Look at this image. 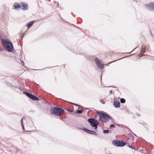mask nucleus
<instances>
[{"mask_svg":"<svg viewBox=\"0 0 154 154\" xmlns=\"http://www.w3.org/2000/svg\"><path fill=\"white\" fill-rule=\"evenodd\" d=\"M2 44L4 48L8 52L11 51L13 49L12 43L8 39H2Z\"/></svg>","mask_w":154,"mask_h":154,"instance_id":"obj_1","label":"nucleus"},{"mask_svg":"<svg viewBox=\"0 0 154 154\" xmlns=\"http://www.w3.org/2000/svg\"><path fill=\"white\" fill-rule=\"evenodd\" d=\"M52 114L57 116H60L64 112V110L61 108L56 107H52L51 109Z\"/></svg>","mask_w":154,"mask_h":154,"instance_id":"obj_2","label":"nucleus"},{"mask_svg":"<svg viewBox=\"0 0 154 154\" xmlns=\"http://www.w3.org/2000/svg\"><path fill=\"white\" fill-rule=\"evenodd\" d=\"M97 114L99 116L100 120L102 122H107L109 119V117L105 114L100 112H97Z\"/></svg>","mask_w":154,"mask_h":154,"instance_id":"obj_3","label":"nucleus"},{"mask_svg":"<svg viewBox=\"0 0 154 154\" xmlns=\"http://www.w3.org/2000/svg\"><path fill=\"white\" fill-rule=\"evenodd\" d=\"M13 8L16 10H19L20 8L23 10H26L28 8L27 5L24 3H22L21 6L18 3H15L13 6Z\"/></svg>","mask_w":154,"mask_h":154,"instance_id":"obj_4","label":"nucleus"},{"mask_svg":"<svg viewBox=\"0 0 154 154\" xmlns=\"http://www.w3.org/2000/svg\"><path fill=\"white\" fill-rule=\"evenodd\" d=\"M88 121L91 126L94 128L95 129H96L97 128V126L99 123L97 120L93 118H89L88 119Z\"/></svg>","mask_w":154,"mask_h":154,"instance_id":"obj_5","label":"nucleus"},{"mask_svg":"<svg viewBox=\"0 0 154 154\" xmlns=\"http://www.w3.org/2000/svg\"><path fill=\"white\" fill-rule=\"evenodd\" d=\"M94 61L97 65L100 68L103 69L104 67V65H102L101 63L102 61L100 60H99L97 58H95Z\"/></svg>","mask_w":154,"mask_h":154,"instance_id":"obj_6","label":"nucleus"},{"mask_svg":"<svg viewBox=\"0 0 154 154\" xmlns=\"http://www.w3.org/2000/svg\"><path fill=\"white\" fill-rule=\"evenodd\" d=\"M145 7L149 10H154V4L150 3L145 5Z\"/></svg>","mask_w":154,"mask_h":154,"instance_id":"obj_7","label":"nucleus"},{"mask_svg":"<svg viewBox=\"0 0 154 154\" xmlns=\"http://www.w3.org/2000/svg\"><path fill=\"white\" fill-rule=\"evenodd\" d=\"M84 131H85V132L91 134H92L95 135H97V133L95 131H91L85 128H84Z\"/></svg>","mask_w":154,"mask_h":154,"instance_id":"obj_8","label":"nucleus"},{"mask_svg":"<svg viewBox=\"0 0 154 154\" xmlns=\"http://www.w3.org/2000/svg\"><path fill=\"white\" fill-rule=\"evenodd\" d=\"M120 103L119 101H115L114 102V106L116 108H118L120 107Z\"/></svg>","mask_w":154,"mask_h":154,"instance_id":"obj_9","label":"nucleus"},{"mask_svg":"<svg viewBox=\"0 0 154 154\" xmlns=\"http://www.w3.org/2000/svg\"><path fill=\"white\" fill-rule=\"evenodd\" d=\"M120 143V141L118 140H114L112 142L113 144L115 146H119Z\"/></svg>","mask_w":154,"mask_h":154,"instance_id":"obj_10","label":"nucleus"},{"mask_svg":"<svg viewBox=\"0 0 154 154\" xmlns=\"http://www.w3.org/2000/svg\"><path fill=\"white\" fill-rule=\"evenodd\" d=\"M30 98L33 100H38L39 99L36 96L32 95Z\"/></svg>","mask_w":154,"mask_h":154,"instance_id":"obj_11","label":"nucleus"},{"mask_svg":"<svg viewBox=\"0 0 154 154\" xmlns=\"http://www.w3.org/2000/svg\"><path fill=\"white\" fill-rule=\"evenodd\" d=\"M33 21H31L29 22L27 24V26L28 28L30 27L32 25H33Z\"/></svg>","mask_w":154,"mask_h":154,"instance_id":"obj_12","label":"nucleus"},{"mask_svg":"<svg viewBox=\"0 0 154 154\" xmlns=\"http://www.w3.org/2000/svg\"><path fill=\"white\" fill-rule=\"evenodd\" d=\"M24 94H25L27 97H28L29 98H30L32 94H30V93L27 92L26 91H25L23 92Z\"/></svg>","mask_w":154,"mask_h":154,"instance_id":"obj_13","label":"nucleus"},{"mask_svg":"<svg viewBox=\"0 0 154 154\" xmlns=\"http://www.w3.org/2000/svg\"><path fill=\"white\" fill-rule=\"evenodd\" d=\"M120 142L119 143V146H123L125 145V143L122 141H120Z\"/></svg>","mask_w":154,"mask_h":154,"instance_id":"obj_14","label":"nucleus"},{"mask_svg":"<svg viewBox=\"0 0 154 154\" xmlns=\"http://www.w3.org/2000/svg\"><path fill=\"white\" fill-rule=\"evenodd\" d=\"M24 118H23L21 120V124L22 125V127H23V130H25V128L23 125V119Z\"/></svg>","mask_w":154,"mask_h":154,"instance_id":"obj_15","label":"nucleus"},{"mask_svg":"<svg viewBox=\"0 0 154 154\" xmlns=\"http://www.w3.org/2000/svg\"><path fill=\"white\" fill-rule=\"evenodd\" d=\"M120 101L122 103H124L125 102V99L122 98L120 99Z\"/></svg>","mask_w":154,"mask_h":154,"instance_id":"obj_16","label":"nucleus"},{"mask_svg":"<svg viewBox=\"0 0 154 154\" xmlns=\"http://www.w3.org/2000/svg\"><path fill=\"white\" fill-rule=\"evenodd\" d=\"M82 111L81 110H78L77 111V112H75V114H77V113H82Z\"/></svg>","mask_w":154,"mask_h":154,"instance_id":"obj_17","label":"nucleus"},{"mask_svg":"<svg viewBox=\"0 0 154 154\" xmlns=\"http://www.w3.org/2000/svg\"><path fill=\"white\" fill-rule=\"evenodd\" d=\"M109 132V131L108 130H105L103 131V132L104 133H108Z\"/></svg>","mask_w":154,"mask_h":154,"instance_id":"obj_18","label":"nucleus"},{"mask_svg":"<svg viewBox=\"0 0 154 154\" xmlns=\"http://www.w3.org/2000/svg\"><path fill=\"white\" fill-rule=\"evenodd\" d=\"M145 49L144 46L142 47V49H141L142 52H144V51H145Z\"/></svg>","mask_w":154,"mask_h":154,"instance_id":"obj_19","label":"nucleus"},{"mask_svg":"<svg viewBox=\"0 0 154 154\" xmlns=\"http://www.w3.org/2000/svg\"><path fill=\"white\" fill-rule=\"evenodd\" d=\"M128 146L131 148H132V149H135L134 148V147H132V146H131V145H129Z\"/></svg>","mask_w":154,"mask_h":154,"instance_id":"obj_20","label":"nucleus"},{"mask_svg":"<svg viewBox=\"0 0 154 154\" xmlns=\"http://www.w3.org/2000/svg\"><path fill=\"white\" fill-rule=\"evenodd\" d=\"M115 127V125H113V124H112L111 125H110V127Z\"/></svg>","mask_w":154,"mask_h":154,"instance_id":"obj_21","label":"nucleus"},{"mask_svg":"<svg viewBox=\"0 0 154 154\" xmlns=\"http://www.w3.org/2000/svg\"><path fill=\"white\" fill-rule=\"evenodd\" d=\"M72 104L75 105V106H79V105H78V104H75V103H72Z\"/></svg>","mask_w":154,"mask_h":154,"instance_id":"obj_22","label":"nucleus"},{"mask_svg":"<svg viewBox=\"0 0 154 154\" xmlns=\"http://www.w3.org/2000/svg\"><path fill=\"white\" fill-rule=\"evenodd\" d=\"M112 92H113V91H112V90H111V91H110V92H110V94H112Z\"/></svg>","mask_w":154,"mask_h":154,"instance_id":"obj_23","label":"nucleus"},{"mask_svg":"<svg viewBox=\"0 0 154 154\" xmlns=\"http://www.w3.org/2000/svg\"><path fill=\"white\" fill-rule=\"evenodd\" d=\"M2 51V49L0 47V52Z\"/></svg>","mask_w":154,"mask_h":154,"instance_id":"obj_24","label":"nucleus"},{"mask_svg":"<svg viewBox=\"0 0 154 154\" xmlns=\"http://www.w3.org/2000/svg\"><path fill=\"white\" fill-rule=\"evenodd\" d=\"M102 101H103V100H100V101L101 102V103H103V104H104V103H103V102H102Z\"/></svg>","mask_w":154,"mask_h":154,"instance_id":"obj_25","label":"nucleus"},{"mask_svg":"<svg viewBox=\"0 0 154 154\" xmlns=\"http://www.w3.org/2000/svg\"><path fill=\"white\" fill-rule=\"evenodd\" d=\"M103 102H104V101H102V102H103Z\"/></svg>","mask_w":154,"mask_h":154,"instance_id":"obj_26","label":"nucleus"}]
</instances>
